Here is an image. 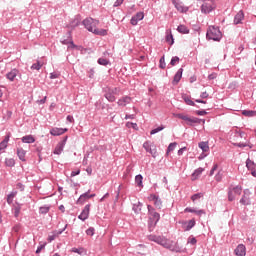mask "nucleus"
<instances>
[{"mask_svg": "<svg viewBox=\"0 0 256 256\" xmlns=\"http://www.w3.org/2000/svg\"><path fill=\"white\" fill-rule=\"evenodd\" d=\"M174 4V7L179 11L180 13H187L189 11V7L184 6L183 2L181 0H171Z\"/></svg>", "mask_w": 256, "mask_h": 256, "instance_id": "nucleus-7", "label": "nucleus"}, {"mask_svg": "<svg viewBox=\"0 0 256 256\" xmlns=\"http://www.w3.org/2000/svg\"><path fill=\"white\" fill-rule=\"evenodd\" d=\"M161 245H162V247H165V249H171V244H169V242L165 238H164L163 243Z\"/></svg>", "mask_w": 256, "mask_h": 256, "instance_id": "nucleus-52", "label": "nucleus"}, {"mask_svg": "<svg viewBox=\"0 0 256 256\" xmlns=\"http://www.w3.org/2000/svg\"><path fill=\"white\" fill-rule=\"evenodd\" d=\"M243 193V188L241 186H230L228 189V201H235L237 195Z\"/></svg>", "mask_w": 256, "mask_h": 256, "instance_id": "nucleus-5", "label": "nucleus"}, {"mask_svg": "<svg viewBox=\"0 0 256 256\" xmlns=\"http://www.w3.org/2000/svg\"><path fill=\"white\" fill-rule=\"evenodd\" d=\"M68 137L65 136L61 142L57 144L54 149V155H61L63 153V149H65V145L67 144Z\"/></svg>", "mask_w": 256, "mask_h": 256, "instance_id": "nucleus-6", "label": "nucleus"}, {"mask_svg": "<svg viewBox=\"0 0 256 256\" xmlns=\"http://www.w3.org/2000/svg\"><path fill=\"white\" fill-rule=\"evenodd\" d=\"M148 215H149V221H148V226L149 229H155L157 226V223H159V220L161 219V215L155 211V208L153 206L148 205Z\"/></svg>", "mask_w": 256, "mask_h": 256, "instance_id": "nucleus-1", "label": "nucleus"}, {"mask_svg": "<svg viewBox=\"0 0 256 256\" xmlns=\"http://www.w3.org/2000/svg\"><path fill=\"white\" fill-rule=\"evenodd\" d=\"M204 169L203 168H198L196 169L193 174H192V177L194 179H197V177H199V175H201V173H203Z\"/></svg>", "mask_w": 256, "mask_h": 256, "instance_id": "nucleus-34", "label": "nucleus"}, {"mask_svg": "<svg viewBox=\"0 0 256 256\" xmlns=\"http://www.w3.org/2000/svg\"><path fill=\"white\" fill-rule=\"evenodd\" d=\"M89 211H91V204H87L82 210L81 214L78 216L80 221H87L89 219Z\"/></svg>", "mask_w": 256, "mask_h": 256, "instance_id": "nucleus-8", "label": "nucleus"}, {"mask_svg": "<svg viewBox=\"0 0 256 256\" xmlns=\"http://www.w3.org/2000/svg\"><path fill=\"white\" fill-rule=\"evenodd\" d=\"M124 1L125 0H116L114 3V7H121V5H123Z\"/></svg>", "mask_w": 256, "mask_h": 256, "instance_id": "nucleus-61", "label": "nucleus"}, {"mask_svg": "<svg viewBox=\"0 0 256 256\" xmlns=\"http://www.w3.org/2000/svg\"><path fill=\"white\" fill-rule=\"evenodd\" d=\"M243 19H245V14L243 10H240L234 17V25H241Z\"/></svg>", "mask_w": 256, "mask_h": 256, "instance_id": "nucleus-12", "label": "nucleus"}, {"mask_svg": "<svg viewBox=\"0 0 256 256\" xmlns=\"http://www.w3.org/2000/svg\"><path fill=\"white\" fill-rule=\"evenodd\" d=\"M181 77H183V68L178 69V71L174 75L172 84L177 85L179 83V81H181Z\"/></svg>", "mask_w": 256, "mask_h": 256, "instance_id": "nucleus-15", "label": "nucleus"}, {"mask_svg": "<svg viewBox=\"0 0 256 256\" xmlns=\"http://www.w3.org/2000/svg\"><path fill=\"white\" fill-rule=\"evenodd\" d=\"M50 79H59V74L57 72H53L50 74Z\"/></svg>", "mask_w": 256, "mask_h": 256, "instance_id": "nucleus-64", "label": "nucleus"}, {"mask_svg": "<svg viewBox=\"0 0 256 256\" xmlns=\"http://www.w3.org/2000/svg\"><path fill=\"white\" fill-rule=\"evenodd\" d=\"M246 167L249 169V171H255V162L248 158L246 160Z\"/></svg>", "mask_w": 256, "mask_h": 256, "instance_id": "nucleus-30", "label": "nucleus"}, {"mask_svg": "<svg viewBox=\"0 0 256 256\" xmlns=\"http://www.w3.org/2000/svg\"><path fill=\"white\" fill-rule=\"evenodd\" d=\"M83 248H72V253H78V255H83Z\"/></svg>", "mask_w": 256, "mask_h": 256, "instance_id": "nucleus-51", "label": "nucleus"}, {"mask_svg": "<svg viewBox=\"0 0 256 256\" xmlns=\"http://www.w3.org/2000/svg\"><path fill=\"white\" fill-rule=\"evenodd\" d=\"M16 189H19L20 191H25V185H23V183L19 182L16 185Z\"/></svg>", "mask_w": 256, "mask_h": 256, "instance_id": "nucleus-57", "label": "nucleus"}, {"mask_svg": "<svg viewBox=\"0 0 256 256\" xmlns=\"http://www.w3.org/2000/svg\"><path fill=\"white\" fill-rule=\"evenodd\" d=\"M57 234H56V232H54L52 235H49L48 236V241H49V243H51L52 241H55V239H57Z\"/></svg>", "mask_w": 256, "mask_h": 256, "instance_id": "nucleus-54", "label": "nucleus"}, {"mask_svg": "<svg viewBox=\"0 0 256 256\" xmlns=\"http://www.w3.org/2000/svg\"><path fill=\"white\" fill-rule=\"evenodd\" d=\"M11 135H6L4 140L0 142V151H3V149H7V143H9Z\"/></svg>", "mask_w": 256, "mask_h": 256, "instance_id": "nucleus-22", "label": "nucleus"}, {"mask_svg": "<svg viewBox=\"0 0 256 256\" xmlns=\"http://www.w3.org/2000/svg\"><path fill=\"white\" fill-rule=\"evenodd\" d=\"M234 147H249L250 149H253V144L246 142V143H233Z\"/></svg>", "mask_w": 256, "mask_h": 256, "instance_id": "nucleus-31", "label": "nucleus"}, {"mask_svg": "<svg viewBox=\"0 0 256 256\" xmlns=\"http://www.w3.org/2000/svg\"><path fill=\"white\" fill-rule=\"evenodd\" d=\"M108 91L115 97V95H119V88H107Z\"/></svg>", "mask_w": 256, "mask_h": 256, "instance_id": "nucleus-48", "label": "nucleus"}, {"mask_svg": "<svg viewBox=\"0 0 256 256\" xmlns=\"http://www.w3.org/2000/svg\"><path fill=\"white\" fill-rule=\"evenodd\" d=\"M223 37V34L221 33V30H219V27L215 26H209L207 33H206V38L208 41H221Z\"/></svg>", "mask_w": 256, "mask_h": 256, "instance_id": "nucleus-2", "label": "nucleus"}, {"mask_svg": "<svg viewBox=\"0 0 256 256\" xmlns=\"http://www.w3.org/2000/svg\"><path fill=\"white\" fill-rule=\"evenodd\" d=\"M39 211L42 215H46V213H49V206H42Z\"/></svg>", "mask_w": 256, "mask_h": 256, "instance_id": "nucleus-45", "label": "nucleus"}, {"mask_svg": "<svg viewBox=\"0 0 256 256\" xmlns=\"http://www.w3.org/2000/svg\"><path fill=\"white\" fill-rule=\"evenodd\" d=\"M121 193V186L118 187V190L116 191V197L114 199V203H117L119 201V195Z\"/></svg>", "mask_w": 256, "mask_h": 256, "instance_id": "nucleus-56", "label": "nucleus"}, {"mask_svg": "<svg viewBox=\"0 0 256 256\" xmlns=\"http://www.w3.org/2000/svg\"><path fill=\"white\" fill-rule=\"evenodd\" d=\"M209 81H213V79H217V73H212L208 75Z\"/></svg>", "mask_w": 256, "mask_h": 256, "instance_id": "nucleus-63", "label": "nucleus"}, {"mask_svg": "<svg viewBox=\"0 0 256 256\" xmlns=\"http://www.w3.org/2000/svg\"><path fill=\"white\" fill-rule=\"evenodd\" d=\"M192 227H195V219L182 222V228L184 231H191Z\"/></svg>", "mask_w": 256, "mask_h": 256, "instance_id": "nucleus-13", "label": "nucleus"}, {"mask_svg": "<svg viewBox=\"0 0 256 256\" xmlns=\"http://www.w3.org/2000/svg\"><path fill=\"white\" fill-rule=\"evenodd\" d=\"M184 213H195L196 215H205V210H196L195 208L187 207L184 209Z\"/></svg>", "mask_w": 256, "mask_h": 256, "instance_id": "nucleus-20", "label": "nucleus"}, {"mask_svg": "<svg viewBox=\"0 0 256 256\" xmlns=\"http://www.w3.org/2000/svg\"><path fill=\"white\" fill-rule=\"evenodd\" d=\"M64 133H67V128L54 127L50 129V135L53 137H59V135H64Z\"/></svg>", "mask_w": 256, "mask_h": 256, "instance_id": "nucleus-9", "label": "nucleus"}, {"mask_svg": "<svg viewBox=\"0 0 256 256\" xmlns=\"http://www.w3.org/2000/svg\"><path fill=\"white\" fill-rule=\"evenodd\" d=\"M135 183L138 187H143V175H141V174L136 175Z\"/></svg>", "mask_w": 256, "mask_h": 256, "instance_id": "nucleus-29", "label": "nucleus"}, {"mask_svg": "<svg viewBox=\"0 0 256 256\" xmlns=\"http://www.w3.org/2000/svg\"><path fill=\"white\" fill-rule=\"evenodd\" d=\"M159 67H160V69H165V67H167V64L165 63V56H162L160 58Z\"/></svg>", "mask_w": 256, "mask_h": 256, "instance_id": "nucleus-40", "label": "nucleus"}, {"mask_svg": "<svg viewBox=\"0 0 256 256\" xmlns=\"http://www.w3.org/2000/svg\"><path fill=\"white\" fill-rule=\"evenodd\" d=\"M177 63H179V57L178 56H174L172 57L171 61H170V65L172 67H175V65H177Z\"/></svg>", "mask_w": 256, "mask_h": 256, "instance_id": "nucleus-43", "label": "nucleus"}, {"mask_svg": "<svg viewBox=\"0 0 256 256\" xmlns=\"http://www.w3.org/2000/svg\"><path fill=\"white\" fill-rule=\"evenodd\" d=\"M17 155H18L20 161H26L25 155H27V151H25L23 148L17 149Z\"/></svg>", "mask_w": 256, "mask_h": 256, "instance_id": "nucleus-23", "label": "nucleus"}, {"mask_svg": "<svg viewBox=\"0 0 256 256\" xmlns=\"http://www.w3.org/2000/svg\"><path fill=\"white\" fill-rule=\"evenodd\" d=\"M129 103H131V97L124 96L118 100L117 105L119 107H126Z\"/></svg>", "mask_w": 256, "mask_h": 256, "instance_id": "nucleus-14", "label": "nucleus"}, {"mask_svg": "<svg viewBox=\"0 0 256 256\" xmlns=\"http://www.w3.org/2000/svg\"><path fill=\"white\" fill-rule=\"evenodd\" d=\"M175 147H177V142L170 143L167 148V153H171V151H175Z\"/></svg>", "mask_w": 256, "mask_h": 256, "instance_id": "nucleus-41", "label": "nucleus"}, {"mask_svg": "<svg viewBox=\"0 0 256 256\" xmlns=\"http://www.w3.org/2000/svg\"><path fill=\"white\" fill-rule=\"evenodd\" d=\"M177 31H178V33H182V35H188L189 28H187V26H185V25H179L177 27Z\"/></svg>", "mask_w": 256, "mask_h": 256, "instance_id": "nucleus-26", "label": "nucleus"}, {"mask_svg": "<svg viewBox=\"0 0 256 256\" xmlns=\"http://www.w3.org/2000/svg\"><path fill=\"white\" fill-rule=\"evenodd\" d=\"M142 207H143V204L141 202H138L137 204H133L132 211H134L136 215H139L141 213Z\"/></svg>", "mask_w": 256, "mask_h": 256, "instance_id": "nucleus-25", "label": "nucleus"}, {"mask_svg": "<svg viewBox=\"0 0 256 256\" xmlns=\"http://www.w3.org/2000/svg\"><path fill=\"white\" fill-rule=\"evenodd\" d=\"M165 240L164 237L158 236L156 238V243H158V245H162L163 241Z\"/></svg>", "mask_w": 256, "mask_h": 256, "instance_id": "nucleus-59", "label": "nucleus"}, {"mask_svg": "<svg viewBox=\"0 0 256 256\" xmlns=\"http://www.w3.org/2000/svg\"><path fill=\"white\" fill-rule=\"evenodd\" d=\"M18 75H19V70L14 68L6 74V78L9 81H15V77H17Z\"/></svg>", "mask_w": 256, "mask_h": 256, "instance_id": "nucleus-17", "label": "nucleus"}, {"mask_svg": "<svg viewBox=\"0 0 256 256\" xmlns=\"http://www.w3.org/2000/svg\"><path fill=\"white\" fill-rule=\"evenodd\" d=\"M163 129H165V126L160 125L158 128L151 130L150 135H155V134L159 133V131H163Z\"/></svg>", "mask_w": 256, "mask_h": 256, "instance_id": "nucleus-37", "label": "nucleus"}, {"mask_svg": "<svg viewBox=\"0 0 256 256\" xmlns=\"http://www.w3.org/2000/svg\"><path fill=\"white\" fill-rule=\"evenodd\" d=\"M201 197H203V193H196V194L191 196V200L192 201H197L198 199H201Z\"/></svg>", "mask_w": 256, "mask_h": 256, "instance_id": "nucleus-46", "label": "nucleus"}, {"mask_svg": "<svg viewBox=\"0 0 256 256\" xmlns=\"http://www.w3.org/2000/svg\"><path fill=\"white\" fill-rule=\"evenodd\" d=\"M143 147L147 151V153H151V155H153V150L151 149V145H149V142H145L143 144Z\"/></svg>", "mask_w": 256, "mask_h": 256, "instance_id": "nucleus-42", "label": "nucleus"}, {"mask_svg": "<svg viewBox=\"0 0 256 256\" xmlns=\"http://www.w3.org/2000/svg\"><path fill=\"white\" fill-rule=\"evenodd\" d=\"M98 64L103 65L104 67H107V65H109V60H107L105 58H99L98 59Z\"/></svg>", "mask_w": 256, "mask_h": 256, "instance_id": "nucleus-38", "label": "nucleus"}, {"mask_svg": "<svg viewBox=\"0 0 256 256\" xmlns=\"http://www.w3.org/2000/svg\"><path fill=\"white\" fill-rule=\"evenodd\" d=\"M43 67V64L41 62L37 61V63L32 64L31 69L35 71H39Z\"/></svg>", "mask_w": 256, "mask_h": 256, "instance_id": "nucleus-36", "label": "nucleus"}, {"mask_svg": "<svg viewBox=\"0 0 256 256\" xmlns=\"http://www.w3.org/2000/svg\"><path fill=\"white\" fill-rule=\"evenodd\" d=\"M89 193H91V190H88V192L80 195V197L77 200L78 205H83L85 201H87V199H90Z\"/></svg>", "mask_w": 256, "mask_h": 256, "instance_id": "nucleus-18", "label": "nucleus"}, {"mask_svg": "<svg viewBox=\"0 0 256 256\" xmlns=\"http://www.w3.org/2000/svg\"><path fill=\"white\" fill-rule=\"evenodd\" d=\"M69 40H61L62 45H69L68 49H77V45L73 42V37L71 36V31H68Z\"/></svg>", "mask_w": 256, "mask_h": 256, "instance_id": "nucleus-11", "label": "nucleus"}, {"mask_svg": "<svg viewBox=\"0 0 256 256\" xmlns=\"http://www.w3.org/2000/svg\"><path fill=\"white\" fill-rule=\"evenodd\" d=\"M7 167H14L15 166V160L14 159H7L6 160Z\"/></svg>", "mask_w": 256, "mask_h": 256, "instance_id": "nucleus-49", "label": "nucleus"}, {"mask_svg": "<svg viewBox=\"0 0 256 256\" xmlns=\"http://www.w3.org/2000/svg\"><path fill=\"white\" fill-rule=\"evenodd\" d=\"M242 115H244V117H256V111L255 110H243Z\"/></svg>", "mask_w": 256, "mask_h": 256, "instance_id": "nucleus-28", "label": "nucleus"}, {"mask_svg": "<svg viewBox=\"0 0 256 256\" xmlns=\"http://www.w3.org/2000/svg\"><path fill=\"white\" fill-rule=\"evenodd\" d=\"M173 117H176L177 119H182V121H186L187 125H201V123H205V120H201L197 117H189L183 113H174Z\"/></svg>", "mask_w": 256, "mask_h": 256, "instance_id": "nucleus-3", "label": "nucleus"}, {"mask_svg": "<svg viewBox=\"0 0 256 256\" xmlns=\"http://www.w3.org/2000/svg\"><path fill=\"white\" fill-rule=\"evenodd\" d=\"M235 255L237 256H245L246 254V248L245 245L240 244L236 247V249L234 250Z\"/></svg>", "mask_w": 256, "mask_h": 256, "instance_id": "nucleus-16", "label": "nucleus"}, {"mask_svg": "<svg viewBox=\"0 0 256 256\" xmlns=\"http://www.w3.org/2000/svg\"><path fill=\"white\" fill-rule=\"evenodd\" d=\"M94 35H102V36H105V35H107V30H105V29H97L96 28V30L94 31Z\"/></svg>", "mask_w": 256, "mask_h": 256, "instance_id": "nucleus-39", "label": "nucleus"}, {"mask_svg": "<svg viewBox=\"0 0 256 256\" xmlns=\"http://www.w3.org/2000/svg\"><path fill=\"white\" fill-rule=\"evenodd\" d=\"M166 41H167V43H170V45H173V43H175V39H173V34H168L167 36H166Z\"/></svg>", "mask_w": 256, "mask_h": 256, "instance_id": "nucleus-44", "label": "nucleus"}, {"mask_svg": "<svg viewBox=\"0 0 256 256\" xmlns=\"http://www.w3.org/2000/svg\"><path fill=\"white\" fill-rule=\"evenodd\" d=\"M82 24L84 25L85 29H87V31H90V33H95L99 22L93 18H86L83 20Z\"/></svg>", "mask_w": 256, "mask_h": 256, "instance_id": "nucleus-4", "label": "nucleus"}, {"mask_svg": "<svg viewBox=\"0 0 256 256\" xmlns=\"http://www.w3.org/2000/svg\"><path fill=\"white\" fill-rule=\"evenodd\" d=\"M240 204L245 205V206L251 205V197L250 196H245L243 194L242 198L240 199Z\"/></svg>", "mask_w": 256, "mask_h": 256, "instance_id": "nucleus-24", "label": "nucleus"}, {"mask_svg": "<svg viewBox=\"0 0 256 256\" xmlns=\"http://www.w3.org/2000/svg\"><path fill=\"white\" fill-rule=\"evenodd\" d=\"M20 213H21V206L14 207V216L19 217Z\"/></svg>", "mask_w": 256, "mask_h": 256, "instance_id": "nucleus-50", "label": "nucleus"}, {"mask_svg": "<svg viewBox=\"0 0 256 256\" xmlns=\"http://www.w3.org/2000/svg\"><path fill=\"white\" fill-rule=\"evenodd\" d=\"M154 205L156 209H161V207H163V201H161V198H159V196L156 200H154Z\"/></svg>", "mask_w": 256, "mask_h": 256, "instance_id": "nucleus-32", "label": "nucleus"}, {"mask_svg": "<svg viewBox=\"0 0 256 256\" xmlns=\"http://www.w3.org/2000/svg\"><path fill=\"white\" fill-rule=\"evenodd\" d=\"M198 147L204 152L207 153L209 151V142H200Z\"/></svg>", "mask_w": 256, "mask_h": 256, "instance_id": "nucleus-27", "label": "nucleus"}, {"mask_svg": "<svg viewBox=\"0 0 256 256\" xmlns=\"http://www.w3.org/2000/svg\"><path fill=\"white\" fill-rule=\"evenodd\" d=\"M186 105H190L191 107H195V102H193V100H191V97L186 96L183 98Z\"/></svg>", "mask_w": 256, "mask_h": 256, "instance_id": "nucleus-35", "label": "nucleus"}, {"mask_svg": "<svg viewBox=\"0 0 256 256\" xmlns=\"http://www.w3.org/2000/svg\"><path fill=\"white\" fill-rule=\"evenodd\" d=\"M144 18L145 14L143 12H138L131 18L130 23L135 26L139 21H143Z\"/></svg>", "mask_w": 256, "mask_h": 256, "instance_id": "nucleus-10", "label": "nucleus"}, {"mask_svg": "<svg viewBox=\"0 0 256 256\" xmlns=\"http://www.w3.org/2000/svg\"><path fill=\"white\" fill-rule=\"evenodd\" d=\"M105 99H107V101H109L110 103H115V101L117 100V98L114 96V94H112L110 92V90H108V88L105 89V94H104Z\"/></svg>", "mask_w": 256, "mask_h": 256, "instance_id": "nucleus-19", "label": "nucleus"}, {"mask_svg": "<svg viewBox=\"0 0 256 256\" xmlns=\"http://www.w3.org/2000/svg\"><path fill=\"white\" fill-rule=\"evenodd\" d=\"M188 243H190V245H197V238L195 237H189L188 238Z\"/></svg>", "mask_w": 256, "mask_h": 256, "instance_id": "nucleus-55", "label": "nucleus"}, {"mask_svg": "<svg viewBox=\"0 0 256 256\" xmlns=\"http://www.w3.org/2000/svg\"><path fill=\"white\" fill-rule=\"evenodd\" d=\"M218 167H219V166H218L217 164H214V165H213V167H212V169H211V171H210V177H212V175L215 174V171H217Z\"/></svg>", "mask_w": 256, "mask_h": 256, "instance_id": "nucleus-58", "label": "nucleus"}, {"mask_svg": "<svg viewBox=\"0 0 256 256\" xmlns=\"http://www.w3.org/2000/svg\"><path fill=\"white\" fill-rule=\"evenodd\" d=\"M195 113H196V115H199L200 117L207 115L206 110H196Z\"/></svg>", "mask_w": 256, "mask_h": 256, "instance_id": "nucleus-53", "label": "nucleus"}, {"mask_svg": "<svg viewBox=\"0 0 256 256\" xmlns=\"http://www.w3.org/2000/svg\"><path fill=\"white\" fill-rule=\"evenodd\" d=\"M157 237H158L157 235H149L148 239H149V241H153L154 243H156Z\"/></svg>", "mask_w": 256, "mask_h": 256, "instance_id": "nucleus-62", "label": "nucleus"}, {"mask_svg": "<svg viewBox=\"0 0 256 256\" xmlns=\"http://www.w3.org/2000/svg\"><path fill=\"white\" fill-rule=\"evenodd\" d=\"M22 143H35V137H33V135H26L24 137H22L21 139Z\"/></svg>", "mask_w": 256, "mask_h": 256, "instance_id": "nucleus-21", "label": "nucleus"}, {"mask_svg": "<svg viewBox=\"0 0 256 256\" xmlns=\"http://www.w3.org/2000/svg\"><path fill=\"white\" fill-rule=\"evenodd\" d=\"M15 195H17L16 192H11L10 194H8L7 196L8 205H11V203H13V199L15 198Z\"/></svg>", "mask_w": 256, "mask_h": 256, "instance_id": "nucleus-33", "label": "nucleus"}, {"mask_svg": "<svg viewBox=\"0 0 256 256\" xmlns=\"http://www.w3.org/2000/svg\"><path fill=\"white\" fill-rule=\"evenodd\" d=\"M86 235H89L90 237H93L95 235V228L90 227L86 230Z\"/></svg>", "mask_w": 256, "mask_h": 256, "instance_id": "nucleus-47", "label": "nucleus"}, {"mask_svg": "<svg viewBox=\"0 0 256 256\" xmlns=\"http://www.w3.org/2000/svg\"><path fill=\"white\" fill-rule=\"evenodd\" d=\"M221 179H223V174H221V172H218L215 175V180L219 182V181H221Z\"/></svg>", "mask_w": 256, "mask_h": 256, "instance_id": "nucleus-60", "label": "nucleus"}]
</instances>
